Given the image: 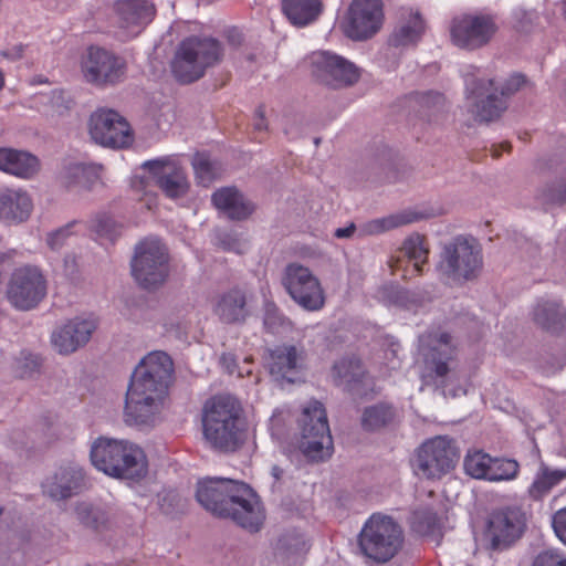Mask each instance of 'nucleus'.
I'll use <instances>...</instances> for the list:
<instances>
[{
	"label": "nucleus",
	"mask_w": 566,
	"mask_h": 566,
	"mask_svg": "<svg viewBox=\"0 0 566 566\" xmlns=\"http://www.w3.org/2000/svg\"><path fill=\"white\" fill-rule=\"evenodd\" d=\"M172 371L174 363L164 352H151L140 360L126 392V423L140 426L155 421L161 410Z\"/></svg>",
	"instance_id": "f257e3e1"
},
{
	"label": "nucleus",
	"mask_w": 566,
	"mask_h": 566,
	"mask_svg": "<svg viewBox=\"0 0 566 566\" xmlns=\"http://www.w3.org/2000/svg\"><path fill=\"white\" fill-rule=\"evenodd\" d=\"M196 496L213 515L229 517L251 532L259 531L265 520L260 497L243 482L207 478L198 482Z\"/></svg>",
	"instance_id": "f03ea898"
},
{
	"label": "nucleus",
	"mask_w": 566,
	"mask_h": 566,
	"mask_svg": "<svg viewBox=\"0 0 566 566\" xmlns=\"http://www.w3.org/2000/svg\"><path fill=\"white\" fill-rule=\"evenodd\" d=\"M241 402L232 395L221 394L207 399L202 406V432L207 442L217 450H237L243 441Z\"/></svg>",
	"instance_id": "7ed1b4c3"
},
{
	"label": "nucleus",
	"mask_w": 566,
	"mask_h": 566,
	"mask_svg": "<svg viewBox=\"0 0 566 566\" xmlns=\"http://www.w3.org/2000/svg\"><path fill=\"white\" fill-rule=\"evenodd\" d=\"M92 464L114 478L139 480L148 472V461L144 450L125 439L101 437L91 448Z\"/></svg>",
	"instance_id": "20e7f679"
},
{
	"label": "nucleus",
	"mask_w": 566,
	"mask_h": 566,
	"mask_svg": "<svg viewBox=\"0 0 566 566\" xmlns=\"http://www.w3.org/2000/svg\"><path fill=\"white\" fill-rule=\"evenodd\" d=\"M483 266L482 248L476 239L458 235L446 242L437 270L449 282L462 284L475 279Z\"/></svg>",
	"instance_id": "39448f33"
},
{
	"label": "nucleus",
	"mask_w": 566,
	"mask_h": 566,
	"mask_svg": "<svg viewBox=\"0 0 566 566\" xmlns=\"http://www.w3.org/2000/svg\"><path fill=\"white\" fill-rule=\"evenodd\" d=\"M221 55V46L216 40L188 38L176 50L171 72L178 82L192 83L201 78L207 69L214 65Z\"/></svg>",
	"instance_id": "423d86ee"
},
{
	"label": "nucleus",
	"mask_w": 566,
	"mask_h": 566,
	"mask_svg": "<svg viewBox=\"0 0 566 566\" xmlns=\"http://www.w3.org/2000/svg\"><path fill=\"white\" fill-rule=\"evenodd\" d=\"M298 423L301 452L311 461L328 459L333 453V439L323 405L317 400L308 401L302 409Z\"/></svg>",
	"instance_id": "0eeeda50"
},
{
	"label": "nucleus",
	"mask_w": 566,
	"mask_h": 566,
	"mask_svg": "<svg viewBox=\"0 0 566 566\" xmlns=\"http://www.w3.org/2000/svg\"><path fill=\"white\" fill-rule=\"evenodd\" d=\"M402 531L389 516L371 515L360 531L358 543L363 554L376 562L391 559L402 545Z\"/></svg>",
	"instance_id": "6e6552de"
},
{
	"label": "nucleus",
	"mask_w": 566,
	"mask_h": 566,
	"mask_svg": "<svg viewBox=\"0 0 566 566\" xmlns=\"http://www.w3.org/2000/svg\"><path fill=\"white\" fill-rule=\"evenodd\" d=\"M460 458L455 441L437 436L423 441L415 451L411 465L421 478L436 480L451 472Z\"/></svg>",
	"instance_id": "1a4fd4ad"
},
{
	"label": "nucleus",
	"mask_w": 566,
	"mask_h": 566,
	"mask_svg": "<svg viewBox=\"0 0 566 566\" xmlns=\"http://www.w3.org/2000/svg\"><path fill=\"white\" fill-rule=\"evenodd\" d=\"M48 294V279L36 265H23L11 273L6 290L8 302L17 310L35 308Z\"/></svg>",
	"instance_id": "9d476101"
},
{
	"label": "nucleus",
	"mask_w": 566,
	"mask_h": 566,
	"mask_svg": "<svg viewBox=\"0 0 566 566\" xmlns=\"http://www.w3.org/2000/svg\"><path fill=\"white\" fill-rule=\"evenodd\" d=\"M132 274L145 289L156 287L165 282L168 276V253L160 240L146 239L136 247Z\"/></svg>",
	"instance_id": "9b49d317"
},
{
	"label": "nucleus",
	"mask_w": 566,
	"mask_h": 566,
	"mask_svg": "<svg viewBox=\"0 0 566 566\" xmlns=\"http://www.w3.org/2000/svg\"><path fill=\"white\" fill-rule=\"evenodd\" d=\"M282 284L291 298L307 311H319L325 304V293L312 271L298 263L286 265Z\"/></svg>",
	"instance_id": "f8f14e48"
},
{
	"label": "nucleus",
	"mask_w": 566,
	"mask_h": 566,
	"mask_svg": "<svg viewBox=\"0 0 566 566\" xmlns=\"http://www.w3.org/2000/svg\"><path fill=\"white\" fill-rule=\"evenodd\" d=\"M471 70H474V73L464 75L471 112L480 120H493L505 109V104L496 96L497 87L494 86V80L485 78L474 66H471Z\"/></svg>",
	"instance_id": "ddd939ff"
},
{
	"label": "nucleus",
	"mask_w": 566,
	"mask_h": 566,
	"mask_svg": "<svg viewBox=\"0 0 566 566\" xmlns=\"http://www.w3.org/2000/svg\"><path fill=\"white\" fill-rule=\"evenodd\" d=\"M496 31L495 19L489 14H461L452 20L450 27L452 43L467 50L488 44Z\"/></svg>",
	"instance_id": "4468645a"
},
{
	"label": "nucleus",
	"mask_w": 566,
	"mask_h": 566,
	"mask_svg": "<svg viewBox=\"0 0 566 566\" xmlns=\"http://www.w3.org/2000/svg\"><path fill=\"white\" fill-rule=\"evenodd\" d=\"M525 524V515L518 507H505L492 512L483 534L488 547L493 551L507 548L521 537Z\"/></svg>",
	"instance_id": "2eb2a0df"
},
{
	"label": "nucleus",
	"mask_w": 566,
	"mask_h": 566,
	"mask_svg": "<svg viewBox=\"0 0 566 566\" xmlns=\"http://www.w3.org/2000/svg\"><path fill=\"white\" fill-rule=\"evenodd\" d=\"M88 132L91 138L104 147L124 148L133 142L129 124L123 116L112 109L94 112L90 118Z\"/></svg>",
	"instance_id": "dca6fc26"
},
{
	"label": "nucleus",
	"mask_w": 566,
	"mask_h": 566,
	"mask_svg": "<svg viewBox=\"0 0 566 566\" xmlns=\"http://www.w3.org/2000/svg\"><path fill=\"white\" fill-rule=\"evenodd\" d=\"M312 73L322 83L332 87L353 85L360 76L358 67L340 55L322 51L311 57Z\"/></svg>",
	"instance_id": "f3484780"
},
{
	"label": "nucleus",
	"mask_w": 566,
	"mask_h": 566,
	"mask_svg": "<svg viewBox=\"0 0 566 566\" xmlns=\"http://www.w3.org/2000/svg\"><path fill=\"white\" fill-rule=\"evenodd\" d=\"M82 72L91 84L98 86L115 84L125 74V63L109 51L90 48L82 62Z\"/></svg>",
	"instance_id": "a211bd4d"
},
{
	"label": "nucleus",
	"mask_w": 566,
	"mask_h": 566,
	"mask_svg": "<svg viewBox=\"0 0 566 566\" xmlns=\"http://www.w3.org/2000/svg\"><path fill=\"white\" fill-rule=\"evenodd\" d=\"M97 325L92 314L71 318L52 332L51 344L59 354L70 355L90 342Z\"/></svg>",
	"instance_id": "6ab92c4d"
},
{
	"label": "nucleus",
	"mask_w": 566,
	"mask_h": 566,
	"mask_svg": "<svg viewBox=\"0 0 566 566\" xmlns=\"http://www.w3.org/2000/svg\"><path fill=\"white\" fill-rule=\"evenodd\" d=\"M143 167L149 170L158 187L167 197L178 199L187 196L190 181L186 170L176 157L149 160L144 163Z\"/></svg>",
	"instance_id": "aec40b11"
},
{
	"label": "nucleus",
	"mask_w": 566,
	"mask_h": 566,
	"mask_svg": "<svg viewBox=\"0 0 566 566\" xmlns=\"http://www.w3.org/2000/svg\"><path fill=\"white\" fill-rule=\"evenodd\" d=\"M382 19L381 0H353L345 32L355 40L367 39L380 29Z\"/></svg>",
	"instance_id": "412c9836"
},
{
	"label": "nucleus",
	"mask_w": 566,
	"mask_h": 566,
	"mask_svg": "<svg viewBox=\"0 0 566 566\" xmlns=\"http://www.w3.org/2000/svg\"><path fill=\"white\" fill-rule=\"evenodd\" d=\"M118 25L126 38L138 35L156 14L155 6L146 0H118L116 2Z\"/></svg>",
	"instance_id": "4be33fe9"
},
{
	"label": "nucleus",
	"mask_w": 566,
	"mask_h": 566,
	"mask_svg": "<svg viewBox=\"0 0 566 566\" xmlns=\"http://www.w3.org/2000/svg\"><path fill=\"white\" fill-rule=\"evenodd\" d=\"M422 346H428L424 354L427 365L433 370L437 377H446L450 370L449 361L457 355V346L452 337L447 333L429 334L420 338Z\"/></svg>",
	"instance_id": "5701e85b"
},
{
	"label": "nucleus",
	"mask_w": 566,
	"mask_h": 566,
	"mask_svg": "<svg viewBox=\"0 0 566 566\" xmlns=\"http://www.w3.org/2000/svg\"><path fill=\"white\" fill-rule=\"evenodd\" d=\"M33 211V200L23 189L0 190V222L17 226L29 220Z\"/></svg>",
	"instance_id": "b1692460"
},
{
	"label": "nucleus",
	"mask_w": 566,
	"mask_h": 566,
	"mask_svg": "<svg viewBox=\"0 0 566 566\" xmlns=\"http://www.w3.org/2000/svg\"><path fill=\"white\" fill-rule=\"evenodd\" d=\"M303 353L295 346H279L266 357L269 373L276 381L293 382L303 365Z\"/></svg>",
	"instance_id": "393cba45"
},
{
	"label": "nucleus",
	"mask_w": 566,
	"mask_h": 566,
	"mask_svg": "<svg viewBox=\"0 0 566 566\" xmlns=\"http://www.w3.org/2000/svg\"><path fill=\"white\" fill-rule=\"evenodd\" d=\"M39 170L40 161L34 155L13 148H0V171L22 179H30Z\"/></svg>",
	"instance_id": "a878e982"
},
{
	"label": "nucleus",
	"mask_w": 566,
	"mask_h": 566,
	"mask_svg": "<svg viewBox=\"0 0 566 566\" xmlns=\"http://www.w3.org/2000/svg\"><path fill=\"white\" fill-rule=\"evenodd\" d=\"M214 207L232 220L248 218L254 210L253 205L234 187H223L213 192Z\"/></svg>",
	"instance_id": "bb28decb"
},
{
	"label": "nucleus",
	"mask_w": 566,
	"mask_h": 566,
	"mask_svg": "<svg viewBox=\"0 0 566 566\" xmlns=\"http://www.w3.org/2000/svg\"><path fill=\"white\" fill-rule=\"evenodd\" d=\"M213 312L224 323L244 321L249 314L245 294L239 289L221 294L214 303Z\"/></svg>",
	"instance_id": "cd10ccee"
},
{
	"label": "nucleus",
	"mask_w": 566,
	"mask_h": 566,
	"mask_svg": "<svg viewBox=\"0 0 566 566\" xmlns=\"http://www.w3.org/2000/svg\"><path fill=\"white\" fill-rule=\"evenodd\" d=\"M63 180L67 187L90 190L103 182V166L93 163H71L64 168Z\"/></svg>",
	"instance_id": "c85d7f7f"
},
{
	"label": "nucleus",
	"mask_w": 566,
	"mask_h": 566,
	"mask_svg": "<svg viewBox=\"0 0 566 566\" xmlns=\"http://www.w3.org/2000/svg\"><path fill=\"white\" fill-rule=\"evenodd\" d=\"M83 484V472L81 469L70 467L59 471L51 481L44 484L45 492L51 497L63 500L72 496Z\"/></svg>",
	"instance_id": "c756f323"
},
{
	"label": "nucleus",
	"mask_w": 566,
	"mask_h": 566,
	"mask_svg": "<svg viewBox=\"0 0 566 566\" xmlns=\"http://www.w3.org/2000/svg\"><path fill=\"white\" fill-rule=\"evenodd\" d=\"M421 218L422 216L420 213L411 210H406L382 218L366 221L359 226L358 233L359 237L378 235L392 229H397L406 224L416 222Z\"/></svg>",
	"instance_id": "7c9ffc66"
},
{
	"label": "nucleus",
	"mask_w": 566,
	"mask_h": 566,
	"mask_svg": "<svg viewBox=\"0 0 566 566\" xmlns=\"http://www.w3.org/2000/svg\"><path fill=\"white\" fill-rule=\"evenodd\" d=\"M426 23L418 11L405 9L401 12L400 25L392 34L395 45H408L416 43L424 33Z\"/></svg>",
	"instance_id": "2f4dec72"
},
{
	"label": "nucleus",
	"mask_w": 566,
	"mask_h": 566,
	"mask_svg": "<svg viewBox=\"0 0 566 566\" xmlns=\"http://www.w3.org/2000/svg\"><path fill=\"white\" fill-rule=\"evenodd\" d=\"M319 0H283L282 9L289 21L304 27L315 21L321 13Z\"/></svg>",
	"instance_id": "473e14b6"
},
{
	"label": "nucleus",
	"mask_w": 566,
	"mask_h": 566,
	"mask_svg": "<svg viewBox=\"0 0 566 566\" xmlns=\"http://www.w3.org/2000/svg\"><path fill=\"white\" fill-rule=\"evenodd\" d=\"M401 254L411 263L410 268L403 270L402 276L411 279L413 275L420 274L429 254L423 237L413 234L407 238L402 244Z\"/></svg>",
	"instance_id": "72a5a7b5"
},
{
	"label": "nucleus",
	"mask_w": 566,
	"mask_h": 566,
	"mask_svg": "<svg viewBox=\"0 0 566 566\" xmlns=\"http://www.w3.org/2000/svg\"><path fill=\"white\" fill-rule=\"evenodd\" d=\"M534 321L545 329L557 331L565 326L566 314L557 300H542L534 308Z\"/></svg>",
	"instance_id": "f704fd0d"
},
{
	"label": "nucleus",
	"mask_w": 566,
	"mask_h": 566,
	"mask_svg": "<svg viewBox=\"0 0 566 566\" xmlns=\"http://www.w3.org/2000/svg\"><path fill=\"white\" fill-rule=\"evenodd\" d=\"M197 185L210 187L222 175V167L219 161L212 159L207 153H196L191 159Z\"/></svg>",
	"instance_id": "c9c22d12"
},
{
	"label": "nucleus",
	"mask_w": 566,
	"mask_h": 566,
	"mask_svg": "<svg viewBox=\"0 0 566 566\" xmlns=\"http://www.w3.org/2000/svg\"><path fill=\"white\" fill-rule=\"evenodd\" d=\"M332 376L334 381L340 386H350L364 376V368L360 360L356 358H344L333 366Z\"/></svg>",
	"instance_id": "e433bc0d"
},
{
	"label": "nucleus",
	"mask_w": 566,
	"mask_h": 566,
	"mask_svg": "<svg viewBox=\"0 0 566 566\" xmlns=\"http://www.w3.org/2000/svg\"><path fill=\"white\" fill-rule=\"evenodd\" d=\"M565 478H566L565 471H559V470L549 471L548 469L543 468L536 474L532 485L530 486V494L534 499H539Z\"/></svg>",
	"instance_id": "4c0bfd02"
},
{
	"label": "nucleus",
	"mask_w": 566,
	"mask_h": 566,
	"mask_svg": "<svg viewBox=\"0 0 566 566\" xmlns=\"http://www.w3.org/2000/svg\"><path fill=\"white\" fill-rule=\"evenodd\" d=\"M394 417V409L380 403L365 409L361 423L367 430H376L389 423Z\"/></svg>",
	"instance_id": "58836bf2"
},
{
	"label": "nucleus",
	"mask_w": 566,
	"mask_h": 566,
	"mask_svg": "<svg viewBox=\"0 0 566 566\" xmlns=\"http://www.w3.org/2000/svg\"><path fill=\"white\" fill-rule=\"evenodd\" d=\"M492 458L480 450L469 451L464 458L463 467L467 474L474 479H485Z\"/></svg>",
	"instance_id": "ea45409f"
},
{
	"label": "nucleus",
	"mask_w": 566,
	"mask_h": 566,
	"mask_svg": "<svg viewBox=\"0 0 566 566\" xmlns=\"http://www.w3.org/2000/svg\"><path fill=\"white\" fill-rule=\"evenodd\" d=\"M518 464L514 460L509 459H493L489 467L485 480L489 481H503L511 480L516 476Z\"/></svg>",
	"instance_id": "a19ab883"
},
{
	"label": "nucleus",
	"mask_w": 566,
	"mask_h": 566,
	"mask_svg": "<svg viewBox=\"0 0 566 566\" xmlns=\"http://www.w3.org/2000/svg\"><path fill=\"white\" fill-rule=\"evenodd\" d=\"M91 229L97 240L113 242L122 231V228L109 217H97L91 222Z\"/></svg>",
	"instance_id": "79ce46f5"
},
{
	"label": "nucleus",
	"mask_w": 566,
	"mask_h": 566,
	"mask_svg": "<svg viewBox=\"0 0 566 566\" xmlns=\"http://www.w3.org/2000/svg\"><path fill=\"white\" fill-rule=\"evenodd\" d=\"M289 324L287 319L280 313L273 303H266L264 308V326L272 333Z\"/></svg>",
	"instance_id": "37998d69"
},
{
	"label": "nucleus",
	"mask_w": 566,
	"mask_h": 566,
	"mask_svg": "<svg viewBox=\"0 0 566 566\" xmlns=\"http://www.w3.org/2000/svg\"><path fill=\"white\" fill-rule=\"evenodd\" d=\"M78 226L77 222L67 224L48 234V244L52 250H60L64 243L71 238V228Z\"/></svg>",
	"instance_id": "c03bdc74"
},
{
	"label": "nucleus",
	"mask_w": 566,
	"mask_h": 566,
	"mask_svg": "<svg viewBox=\"0 0 566 566\" xmlns=\"http://www.w3.org/2000/svg\"><path fill=\"white\" fill-rule=\"evenodd\" d=\"M524 82H525L524 76H522L520 74H515V75H512L501 86H499L497 84L494 83V86L497 87V91H496L497 98L505 102L504 97H506V96L513 94L514 92H516L517 90H520V87L524 84ZM504 104L506 105V103H504Z\"/></svg>",
	"instance_id": "a18cd8bd"
},
{
	"label": "nucleus",
	"mask_w": 566,
	"mask_h": 566,
	"mask_svg": "<svg viewBox=\"0 0 566 566\" xmlns=\"http://www.w3.org/2000/svg\"><path fill=\"white\" fill-rule=\"evenodd\" d=\"M533 566H566V556L554 551H546L537 555Z\"/></svg>",
	"instance_id": "49530a36"
},
{
	"label": "nucleus",
	"mask_w": 566,
	"mask_h": 566,
	"mask_svg": "<svg viewBox=\"0 0 566 566\" xmlns=\"http://www.w3.org/2000/svg\"><path fill=\"white\" fill-rule=\"evenodd\" d=\"M552 525L558 539L566 545V506L555 512Z\"/></svg>",
	"instance_id": "de8ad7c7"
},
{
	"label": "nucleus",
	"mask_w": 566,
	"mask_h": 566,
	"mask_svg": "<svg viewBox=\"0 0 566 566\" xmlns=\"http://www.w3.org/2000/svg\"><path fill=\"white\" fill-rule=\"evenodd\" d=\"M287 420H290L289 411L284 409H276L270 418V430L272 431V434L280 436Z\"/></svg>",
	"instance_id": "09e8293b"
},
{
	"label": "nucleus",
	"mask_w": 566,
	"mask_h": 566,
	"mask_svg": "<svg viewBox=\"0 0 566 566\" xmlns=\"http://www.w3.org/2000/svg\"><path fill=\"white\" fill-rule=\"evenodd\" d=\"M78 517L87 525H93L96 522L93 509L87 504H81L76 509Z\"/></svg>",
	"instance_id": "8fccbe9b"
},
{
	"label": "nucleus",
	"mask_w": 566,
	"mask_h": 566,
	"mask_svg": "<svg viewBox=\"0 0 566 566\" xmlns=\"http://www.w3.org/2000/svg\"><path fill=\"white\" fill-rule=\"evenodd\" d=\"M423 105L428 106V107H431V106H434V107H440L444 104V98L441 94H438V93H428L424 97H423Z\"/></svg>",
	"instance_id": "3c124183"
},
{
	"label": "nucleus",
	"mask_w": 566,
	"mask_h": 566,
	"mask_svg": "<svg viewBox=\"0 0 566 566\" xmlns=\"http://www.w3.org/2000/svg\"><path fill=\"white\" fill-rule=\"evenodd\" d=\"M356 230V226L354 223H349L347 227L336 229L334 235L338 239H348L354 235Z\"/></svg>",
	"instance_id": "603ef678"
},
{
	"label": "nucleus",
	"mask_w": 566,
	"mask_h": 566,
	"mask_svg": "<svg viewBox=\"0 0 566 566\" xmlns=\"http://www.w3.org/2000/svg\"><path fill=\"white\" fill-rule=\"evenodd\" d=\"M256 118H255V122H254V127L255 129L258 130H263L266 128V124L264 122V112L262 108H259L256 111Z\"/></svg>",
	"instance_id": "864d4df0"
},
{
	"label": "nucleus",
	"mask_w": 566,
	"mask_h": 566,
	"mask_svg": "<svg viewBox=\"0 0 566 566\" xmlns=\"http://www.w3.org/2000/svg\"><path fill=\"white\" fill-rule=\"evenodd\" d=\"M552 199L557 202L566 201V181L564 184L559 185V188L557 189V193H554L552 196Z\"/></svg>",
	"instance_id": "5fc2aeb1"
},
{
	"label": "nucleus",
	"mask_w": 566,
	"mask_h": 566,
	"mask_svg": "<svg viewBox=\"0 0 566 566\" xmlns=\"http://www.w3.org/2000/svg\"><path fill=\"white\" fill-rule=\"evenodd\" d=\"M271 474L275 481H280L283 475V470L280 467L274 465L271 470Z\"/></svg>",
	"instance_id": "6e6d98bb"
},
{
	"label": "nucleus",
	"mask_w": 566,
	"mask_h": 566,
	"mask_svg": "<svg viewBox=\"0 0 566 566\" xmlns=\"http://www.w3.org/2000/svg\"><path fill=\"white\" fill-rule=\"evenodd\" d=\"M4 84H6L4 73L0 69V90H2L4 87Z\"/></svg>",
	"instance_id": "4d7b16f0"
},
{
	"label": "nucleus",
	"mask_w": 566,
	"mask_h": 566,
	"mask_svg": "<svg viewBox=\"0 0 566 566\" xmlns=\"http://www.w3.org/2000/svg\"><path fill=\"white\" fill-rule=\"evenodd\" d=\"M400 292H396V296L392 298H389V302L391 303H399L400 302Z\"/></svg>",
	"instance_id": "13d9d810"
},
{
	"label": "nucleus",
	"mask_w": 566,
	"mask_h": 566,
	"mask_svg": "<svg viewBox=\"0 0 566 566\" xmlns=\"http://www.w3.org/2000/svg\"><path fill=\"white\" fill-rule=\"evenodd\" d=\"M221 360H222L223 363H227L228 360H230L231 363H233V359H232V357H231L230 355H223V356L221 357Z\"/></svg>",
	"instance_id": "bf43d9fd"
},
{
	"label": "nucleus",
	"mask_w": 566,
	"mask_h": 566,
	"mask_svg": "<svg viewBox=\"0 0 566 566\" xmlns=\"http://www.w3.org/2000/svg\"><path fill=\"white\" fill-rule=\"evenodd\" d=\"M391 268L394 269V271H396L397 269H399V268H400V261H399V260H397V261L395 262V264H391Z\"/></svg>",
	"instance_id": "052dcab7"
},
{
	"label": "nucleus",
	"mask_w": 566,
	"mask_h": 566,
	"mask_svg": "<svg viewBox=\"0 0 566 566\" xmlns=\"http://www.w3.org/2000/svg\"><path fill=\"white\" fill-rule=\"evenodd\" d=\"M30 364L32 365V367H33V368H34V367H36V361H35V359L31 358V359H30Z\"/></svg>",
	"instance_id": "680f3d73"
},
{
	"label": "nucleus",
	"mask_w": 566,
	"mask_h": 566,
	"mask_svg": "<svg viewBox=\"0 0 566 566\" xmlns=\"http://www.w3.org/2000/svg\"><path fill=\"white\" fill-rule=\"evenodd\" d=\"M25 375H27V371H21V373H19V376H20V377H24Z\"/></svg>",
	"instance_id": "e2e57ef3"
}]
</instances>
